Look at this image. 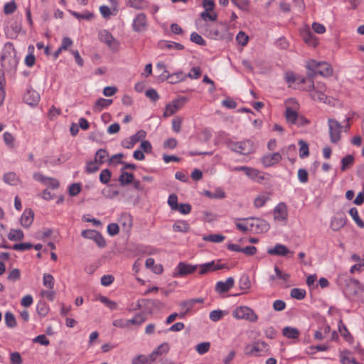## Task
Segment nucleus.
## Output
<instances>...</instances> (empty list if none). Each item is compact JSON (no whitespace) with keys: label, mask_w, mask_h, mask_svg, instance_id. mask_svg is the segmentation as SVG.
<instances>
[{"label":"nucleus","mask_w":364,"mask_h":364,"mask_svg":"<svg viewBox=\"0 0 364 364\" xmlns=\"http://www.w3.org/2000/svg\"><path fill=\"white\" fill-rule=\"evenodd\" d=\"M100 41L106 43L112 50H117L119 47V42L107 31L103 30L99 33Z\"/></svg>","instance_id":"nucleus-13"},{"label":"nucleus","mask_w":364,"mask_h":364,"mask_svg":"<svg viewBox=\"0 0 364 364\" xmlns=\"http://www.w3.org/2000/svg\"><path fill=\"white\" fill-rule=\"evenodd\" d=\"M182 124V119L179 117H176L172 120V129L174 132L178 133L181 132Z\"/></svg>","instance_id":"nucleus-60"},{"label":"nucleus","mask_w":364,"mask_h":364,"mask_svg":"<svg viewBox=\"0 0 364 364\" xmlns=\"http://www.w3.org/2000/svg\"><path fill=\"white\" fill-rule=\"evenodd\" d=\"M111 171L109 169H103L100 174V181L104 184L109 182L111 178Z\"/></svg>","instance_id":"nucleus-52"},{"label":"nucleus","mask_w":364,"mask_h":364,"mask_svg":"<svg viewBox=\"0 0 364 364\" xmlns=\"http://www.w3.org/2000/svg\"><path fill=\"white\" fill-rule=\"evenodd\" d=\"M244 353L248 356H264L269 353V346L264 341H257L246 345Z\"/></svg>","instance_id":"nucleus-5"},{"label":"nucleus","mask_w":364,"mask_h":364,"mask_svg":"<svg viewBox=\"0 0 364 364\" xmlns=\"http://www.w3.org/2000/svg\"><path fill=\"white\" fill-rule=\"evenodd\" d=\"M236 41L238 44L245 46L248 43L249 37L245 32L240 31L236 36Z\"/></svg>","instance_id":"nucleus-54"},{"label":"nucleus","mask_w":364,"mask_h":364,"mask_svg":"<svg viewBox=\"0 0 364 364\" xmlns=\"http://www.w3.org/2000/svg\"><path fill=\"white\" fill-rule=\"evenodd\" d=\"M328 125L331 142L333 144L338 143L341 138L343 126L341 124L340 122L333 119H328Z\"/></svg>","instance_id":"nucleus-9"},{"label":"nucleus","mask_w":364,"mask_h":364,"mask_svg":"<svg viewBox=\"0 0 364 364\" xmlns=\"http://www.w3.org/2000/svg\"><path fill=\"white\" fill-rule=\"evenodd\" d=\"M173 230L175 232H188L190 230V225L186 220H178L173 223Z\"/></svg>","instance_id":"nucleus-29"},{"label":"nucleus","mask_w":364,"mask_h":364,"mask_svg":"<svg viewBox=\"0 0 364 364\" xmlns=\"http://www.w3.org/2000/svg\"><path fill=\"white\" fill-rule=\"evenodd\" d=\"M73 43V41L69 37H64L62 40L61 45L59 47V51L68 50Z\"/></svg>","instance_id":"nucleus-63"},{"label":"nucleus","mask_w":364,"mask_h":364,"mask_svg":"<svg viewBox=\"0 0 364 364\" xmlns=\"http://www.w3.org/2000/svg\"><path fill=\"white\" fill-rule=\"evenodd\" d=\"M304 42L309 46L316 47L318 44V41L315 35L309 30L304 31L302 34Z\"/></svg>","instance_id":"nucleus-27"},{"label":"nucleus","mask_w":364,"mask_h":364,"mask_svg":"<svg viewBox=\"0 0 364 364\" xmlns=\"http://www.w3.org/2000/svg\"><path fill=\"white\" fill-rule=\"evenodd\" d=\"M186 100V97H182L177 98L166 105L165 111L163 114L164 117H168L176 113L183 107Z\"/></svg>","instance_id":"nucleus-10"},{"label":"nucleus","mask_w":364,"mask_h":364,"mask_svg":"<svg viewBox=\"0 0 364 364\" xmlns=\"http://www.w3.org/2000/svg\"><path fill=\"white\" fill-rule=\"evenodd\" d=\"M43 284L48 289H53L55 279L53 275L48 273H44L43 276Z\"/></svg>","instance_id":"nucleus-38"},{"label":"nucleus","mask_w":364,"mask_h":364,"mask_svg":"<svg viewBox=\"0 0 364 364\" xmlns=\"http://www.w3.org/2000/svg\"><path fill=\"white\" fill-rule=\"evenodd\" d=\"M133 179L134 175L132 173L122 171L119 176V181L121 185L124 186L130 184L133 181Z\"/></svg>","instance_id":"nucleus-41"},{"label":"nucleus","mask_w":364,"mask_h":364,"mask_svg":"<svg viewBox=\"0 0 364 364\" xmlns=\"http://www.w3.org/2000/svg\"><path fill=\"white\" fill-rule=\"evenodd\" d=\"M159 47L161 49L166 48L168 50L174 49V50H181L184 49V46L182 44L176 43V42H173V41H159Z\"/></svg>","instance_id":"nucleus-25"},{"label":"nucleus","mask_w":364,"mask_h":364,"mask_svg":"<svg viewBox=\"0 0 364 364\" xmlns=\"http://www.w3.org/2000/svg\"><path fill=\"white\" fill-rule=\"evenodd\" d=\"M290 294L292 298L301 300L306 296V291L302 289L294 288L291 290Z\"/></svg>","instance_id":"nucleus-50"},{"label":"nucleus","mask_w":364,"mask_h":364,"mask_svg":"<svg viewBox=\"0 0 364 364\" xmlns=\"http://www.w3.org/2000/svg\"><path fill=\"white\" fill-rule=\"evenodd\" d=\"M306 68L312 72L309 73V75H320L321 76L328 77L332 75L333 70L331 65L326 62H317L311 60L307 62Z\"/></svg>","instance_id":"nucleus-6"},{"label":"nucleus","mask_w":364,"mask_h":364,"mask_svg":"<svg viewBox=\"0 0 364 364\" xmlns=\"http://www.w3.org/2000/svg\"><path fill=\"white\" fill-rule=\"evenodd\" d=\"M119 223L125 231L129 232L133 225L132 216L129 213H123L119 218Z\"/></svg>","instance_id":"nucleus-23"},{"label":"nucleus","mask_w":364,"mask_h":364,"mask_svg":"<svg viewBox=\"0 0 364 364\" xmlns=\"http://www.w3.org/2000/svg\"><path fill=\"white\" fill-rule=\"evenodd\" d=\"M232 316L237 320H245L251 323H255L258 320V316L255 311L247 306H240L236 307L232 312Z\"/></svg>","instance_id":"nucleus-7"},{"label":"nucleus","mask_w":364,"mask_h":364,"mask_svg":"<svg viewBox=\"0 0 364 364\" xmlns=\"http://www.w3.org/2000/svg\"><path fill=\"white\" fill-rule=\"evenodd\" d=\"M274 219L276 221H284L288 218L287 205L284 202L279 203L273 210Z\"/></svg>","instance_id":"nucleus-14"},{"label":"nucleus","mask_w":364,"mask_h":364,"mask_svg":"<svg viewBox=\"0 0 364 364\" xmlns=\"http://www.w3.org/2000/svg\"><path fill=\"white\" fill-rule=\"evenodd\" d=\"M354 162V158L352 155H348L341 160V171H344L350 168Z\"/></svg>","instance_id":"nucleus-46"},{"label":"nucleus","mask_w":364,"mask_h":364,"mask_svg":"<svg viewBox=\"0 0 364 364\" xmlns=\"http://www.w3.org/2000/svg\"><path fill=\"white\" fill-rule=\"evenodd\" d=\"M250 220L252 221L250 227L255 226L257 231L267 232L269 228V224L264 220L258 218H250Z\"/></svg>","instance_id":"nucleus-21"},{"label":"nucleus","mask_w":364,"mask_h":364,"mask_svg":"<svg viewBox=\"0 0 364 364\" xmlns=\"http://www.w3.org/2000/svg\"><path fill=\"white\" fill-rule=\"evenodd\" d=\"M225 264H220L219 261H211L201 264H191L184 262H180L173 272L174 277H183L198 271L199 275H205L208 273L225 268Z\"/></svg>","instance_id":"nucleus-1"},{"label":"nucleus","mask_w":364,"mask_h":364,"mask_svg":"<svg viewBox=\"0 0 364 364\" xmlns=\"http://www.w3.org/2000/svg\"><path fill=\"white\" fill-rule=\"evenodd\" d=\"M228 146L232 151L242 155L250 154L255 150L254 142L250 139L240 141H229Z\"/></svg>","instance_id":"nucleus-8"},{"label":"nucleus","mask_w":364,"mask_h":364,"mask_svg":"<svg viewBox=\"0 0 364 364\" xmlns=\"http://www.w3.org/2000/svg\"><path fill=\"white\" fill-rule=\"evenodd\" d=\"M337 284L343 289L344 294L349 299L364 303V286L358 280L341 274L337 278Z\"/></svg>","instance_id":"nucleus-2"},{"label":"nucleus","mask_w":364,"mask_h":364,"mask_svg":"<svg viewBox=\"0 0 364 364\" xmlns=\"http://www.w3.org/2000/svg\"><path fill=\"white\" fill-rule=\"evenodd\" d=\"M245 174L250 178H251L252 180H254L258 183L262 182L264 179L262 172L259 171L257 169L253 168L248 167L246 171Z\"/></svg>","instance_id":"nucleus-26"},{"label":"nucleus","mask_w":364,"mask_h":364,"mask_svg":"<svg viewBox=\"0 0 364 364\" xmlns=\"http://www.w3.org/2000/svg\"><path fill=\"white\" fill-rule=\"evenodd\" d=\"M203 194L211 199H223L225 198V193L221 188H217L214 191H204Z\"/></svg>","instance_id":"nucleus-28"},{"label":"nucleus","mask_w":364,"mask_h":364,"mask_svg":"<svg viewBox=\"0 0 364 364\" xmlns=\"http://www.w3.org/2000/svg\"><path fill=\"white\" fill-rule=\"evenodd\" d=\"M112 103V100H109V99H104V98H100V99H98L94 107H93V109L95 111V112H101L103 109L105 108H107V107H109L111 104Z\"/></svg>","instance_id":"nucleus-32"},{"label":"nucleus","mask_w":364,"mask_h":364,"mask_svg":"<svg viewBox=\"0 0 364 364\" xmlns=\"http://www.w3.org/2000/svg\"><path fill=\"white\" fill-rule=\"evenodd\" d=\"M274 272L278 279L282 281V284H287L290 278V275L287 273L283 272L277 266H274Z\"/></svg>","instance_id":"nucleus-42"},{"label":"nucleus","mask_w":364,"mask_h":364,"mask_svg":"<svg viewBox=\"0 0 364 364\" xmlns=\"http://www.w3.org/2000/svg\"><path fill=\"white\" fill-rule=\"evenodd\" d=\"M326 85L322 82H317L314 85V89L311 93V97L314 100L325 102L326 100Z\"/></svg>","instance_id":"nucleus-15"},{"label":"nucleus","mask_w":364,"mask_h":364,"mask_svg":"<svg viewBox=\"0 0 364 364\" xmlns=\"http://www.w3.org/2000/svg\"><path fill=\"white\" fill-rule=\"evenodd\" d=\"M23 237V232L21 229H11L8 234V238L11 241L21 240Z\"/></svg>","instance_id":"nucleus-36"},{"label":"nucleus","mask_w":364,"mask_h":364,"mask_svg":"<svg viewBox=\"0 0 364 364\" xmlns=\"http://www.w3.org/2000/svg\"><path fill=\"white\" fill-rule=\"evenodd\" d=\"M300 83H303L304 85L303 89L310 94L313 92L314 89V84L311 80H307L304 77L301 78Z\"/></svg>","instance_id":"nucleus-56"},{"label":"nucleus","mask_w":364,"mask_h":364,"mask_svg":"<svg viewBox=\"0 0 364 364\" xmlns=\"http://www.w3.org/2000/svg\"><path fill=\"white\" fill-rule=\"evenodd\" d=\"M227 314L222 310H213L210 312L209 318L212 321L216 322L220 321Z\"/></svg>","instance_id":"nucleus-43"},{"label":"nucleus","mask_w":364,"mask_h":364,"mask_svg":"<svg viewBox=\"0 0 364 364\" xmlns=\"http://www.w3.org/2000/svg\"><path fill=\"white\" fill-rule=\"evenodd\" d=\"M169 345L168 343H164L161 344L156 349H155L151 353V356L155 361L158 355L166 354L169 350Z\"/></svg>","instance_id":"nucleus-33"},{"label":"nucleus","mask_w":364,"mask_h":364,"mask_svg":"<svg viewBox=\"0 0 364 364\" xmlns=\"http://www.w3.org/2000/svg\"><path fill=\"white\" fill-rule=\"evenodd\" d=\"M298 179L302 183H306L309 180V174L306 169L299 168L297 173Z\"/></svg>","instance_id":"nucleus-58"},{"label":"nucleus","mask_w":364,"mask_h":364,"mask_svg":"<svg viewBox=\"0 0 364 364\" xmlns=\"http://www.w3.org/2000/svg\"><path fill=\"white\" fill-rule=\"evenodd\" d=\"M167 203L172 210H176L178 205V196L175 193L171 194Z\"/></svg>","instance_id":"nucleus-57"},{"label":"nucleus","mask_w":364,"mask_h":364,"mask_svg":"<svg viewBox=\"0 0 364 364\" xmlns=\"http://www.w3.org/2000/svg\"><path fill=\"white\" fill-rule=\"evenodd\" d=\"M4 181L11 186H16L19 183L20 179L14 172H9L4 175Z\"/></svg>","instance_id":"nucleus-34"},{"label":"nucleus","mask_w":364,"mask_h":364,"mask_svg":"<svg viewBox=\"0 0 364 364\" xmlns=\"http://www.w3.org/2000/svg\"><path fill=\"white\" fill-rule=\"evenodd\" d=\"M146 136V132L144 130H139L135 134L124 139L122 141V146L125 149H132L136 143L144 139Z\"/></svg>","instance_id":"nucleus-12"},{"label":"nucleus","mask_w":364,"mask_h":364,"mask_svg":"<svg viewBox=\"0 0 364 364\" xmlns=\"http://www.w3.org/2000/svg\"><path fill=\"white\" fill-rule=\"evenodd\" d=\"M33 212L31 209H26L20 219L21 225L24 228H28L33 223Z\"/></svg>","instance_id":"nucleus-22"},{"label":"nucleus","mask_w":364,"mask_h":364,"mask_svg":"<svg viewBox=\"0 0 364 364\" xmlns=\"http://www.w3.org/2000/svg\"><path fill=\"white\" fill-rule=\"evenodd\" d=\"M132 28L136 32H142L146 30L147 21L144 14L141 13L136 16L133 21Z\"/></svg>","instance_id":"nucleus-16"},{"label":"nucleus","mask_w":364,"mask_h":364,"mask_svg":"<svg viewBox=\"0 0 364 364\" xmlns=\"http://www.w3.org/2000/svg\"><path fill=\"white\" fill-rule=\"evenodd\" d=\"M100 165L95 160L89 161L87 164L86 171L87 173H95L99 169Z\"/></svg>","instance_id":"nucleus-64"},{"label":"nucleus","mask_w":364,"mask_h":364,"mask_svg":"<svg viewBox=\"0 0 364 364\" xmlns=\"http://www.w3.org/2000/svg\"><path fill=\"white\" fill-rule=\"evenodd\" d=\"M234 279L228 277L225 281H219L216 283L215 291L219 294L227 292L234 287Z\"/></svg>","instance_id":"nucleus-19"},{"label":"nucleus","mask_w":364,"mask_h":364,"mask_svg":"<svg viewBox=\"0 0 364 364\" xmlns=\"http://www.w3.org/2000/svg\"><path fill=\"white\" fill-rule=\"evenodd\" d=\"M97 299L110 310H115L117 309V304L105 296L100 295L97 297Z\"/></svg>","instance_id":"nucleus-40"},{"label":"nucleus","mask_w":364,"mask_h":364,"mask_svg":"<svg viewBox=\"0 0 364 364\" xmlns=\"http://www.w3.org/2000/svg\"><path fill=\"white\" fill-rule=\"evenodd\" d=\"M108 157V154L105 149H99L95 156V160L99 163V164H102Z\"/></svg>","instance_id":"nucleus-48"},{"label":"nucleus","mask_w":364,"mask_h":364,"mask_svg":"<svg viewBox=\"0 0 364 364\" xmlns=\"http://www.w3.org/2000/svg\"><path fill=\"white\" fill-rule=\"evenodd\" d=\"M271 193L269 192H262L254 199L253 205L255 208H260L265 205L266 203L270 199Z\"/></svg>","instance_id":"nucleus-20"},{"label":"nucleus","mask_w":364,"mask_h":364,"mask_svg":"<svg viewBox=\"0 0 364 364\" xmlns=\"http://www.w3.org/2000/svg\"><path fill=\"white\" fill-rule=\"evenodd\" d=\"M282 159V155L278 152H275L264 155L261 159V162L264 167H269L278 164Z\"/></svg>","instance_id":"nucleus-18"},{"label":"nucleus","mask_w":364,"mask_h":364,"mask_svg":"<svg viewBox=\"0 0 364 364\" xmlns=\"http://www.w3.org/2000/svg\"><path fill=\"white\" fill-rule=\"evenodd\" d=\"M210 11L205 10L200 14V17L204 20H210L211 21H215L217 20L218 15L215 12H210Z\"/></svg>","instance_id":"nucleus-55"},{"label":"nucleus","mask_w":364,"mask_h":364,"mask_svg":"<svg viewBox=\"0 0 364 364\" xmlns=\"http://www.w3.org/2000/svg\"><path fill=\"white\" fill-rule=\"evenodd\" d=\"M129 327L130 325H136L140 326L146 320L145 317L141 314H136L132 318L127 319Z\"/></svg>","instance_id":"nucleus-44"},{"label":"nucleus","mask_w":364,"mask_h":364,"mask_svg":"<svg viewBox=\"0 0 364 364\" xmlns=\"http://www.w3.org/2000/svg\"><path fill=\"white\" fill-rule=\"evenodd\" d=\"M23 101L30 106H36L40 101V95L31 87L26 90L23 95Z\"/></svg>","instance_id":"nucleus-17"},{"label":"nucleus","mask_w":364,"mask_h":364,"mask_svg":"<svg viewBox=\"0 0 364 364\" xmlns=\"http://www.w3.org/2000/svg\"><path fill=\"white\" fill-rule=\"evenodd\" d=\"M1 61L2 65L9 70L16 68L18 58L16 55L13 43L8 42L4 45L1 52Z\"/></svg>","instance_id":"nucleus-4"},{"label":"nucleus","mask_w":364,"mask_h":364,"mask_svg":"<svg viewBox=\"0 0 364 364\" xmlns=\"http://www.w3.org/2000/svg\"><path fill=\"white\" fill-rule=\"evenodd\" d=\"M5 323L9 328H14L16 326V321L14 315L11 312H6L4 316Z\"/></svg>","instance_id":"nucleus-49"},{"label":"nucleus","mask_w":364,"mask_h":364,"mask_svg":"<svg viewBox=\"0 0 364 364\" xmlns=\"http://www.w3.org/2000/svg\"><path fill=\"white\" fill-rule=\"evenodd\" d=\"M187 78V75L182 71L170 74L169 82L174 84L181 81H184Z\"/></svg>","instance_id":"nucleus-37"},{"label":"nucleus","mask_w":364,"mask_h":364,"mask_svg":"<svg viewBox=\"0 0 364 364\" xmlns=\"http://www.w3.org/2000/svg\"><path fill=\"white\" fill-rule=\"evenodd\" d=\"M129 5L136 9H144L147 7L146 0H128Z\"/></svg>","instance_id":"nucleus-45"},{"label":"nucleus","mask_w":364,"mask_h":364,"mask_svg":"<svg viewBox=\"0 0 364 364\" xmlns=\"http://www.w3.org/2000/svg\"><path fill=\"white\" fill-rule=\"evenodd\" d=\"M176 210L183 215H187L191 211V205L188 203L178 204Z\"/></svg>","instance_id":"nucleus-62"},{"label":"nucleus","mask_w":364,"mask_h":364,"mask_svg":"<svg viewBox=\"0 0 364 364\" xmlns=\"http://www.w3.org/2000/svg\"><path fill=\"white\" fill-rule=\"evenodd\" d=\"M289 252L288 248L282 244H277L274 247L267 250L270 255L285 256Z\"/></svg>","instance_id":"nucleus-24"},{"label":"nucleus","mask_w":364,"mask_h":364,"mask_svg":"<svg viewBox=\"0 0 364 364\" xmlns=\"http://www.w3.org/2000/svg\"><path fill=\"white\" fill-rule=\"evenodd\" d=\"M349 214L359 228H364V222L359 217L358 210L355 208H350L349 210Z\"/></svg>","instance_id":"nucleus-39"},{"label":"nucleus","mask_w":364,"mask_h":364,"mask_svg":"<svg viewBox=\"0 0 364 364\" xmlns=\"http://www.w3.org/2000/svg\"><path fill=\"white\" fill-rule=\"evenodd\" d=\"M300 148H299V156L301 158H305L309 156V146L308 144L304 141H300L299 142Z\"/></svg>","instance_id":"nucleus-51"},{"label":"nucleus","mask_w":364,"mask_h":364,"mask_svg":"<svg viewBox=\"0 0 364 364\" xmlns=\"http://www.w3.org/2000/svg\"><path fill=\"white\" fill-rule=\"evenodd\" d=\"M210 348V342H203L200 343L198 345L196 346V350L197 353L200 355H204L207 352L209 351Z\"/></svg>","instance_id":"nucleus-47"},{"label":"nucleus","mask_w":364,"mask_h":364,"mask_svg":"<svg viewBox=\"0 0 364 364\" xmlns=\"http://www.w3.org/2000/svg\"><path fill=\"white\" fill-rule=\"evenodd\" d=\"M301 77H295L294 74L291 72L286 73L284 75V79L287 83L289 84V86L291 83L294 82H297L298 83H300V80Z\"/></svg>","instance_id":"nucleus-59"},{"label":"nucleus","mask_w":364,"mask_h":364,"mask_svg":"<svg viewBox=\"0 0 364 364\" xmlns=\"http://www.w3.org/2000/svg\"><path fill=\"white\" fill-rule=\"evenodd\" d=\"M154 362L151 353L148 355H139L132 360V364H152Z\"/></svg>","instance_id":"nucleus-30"},{"label":"nucleus","mask_w":364,"mask_h":364,"mask_svg":"<svg viewBox=\"0 0 364 364\" xmlns=\"http://www.w3.org/2000/svg\"><path fill=\"white\" fill-rule=\"evenodd\" d=\"M204 240L213 242H222L225 240V236L220 234H212L203 237Z\"/></svg>","instance_id":"nucleus-53"},{"label":"nucleus","mask_w":364,"mask_h":364,"mask_svg":"<svg viewBox=\"0 0 364 364\" xmlns=\"http://www.w3.org/2000/svg\"><path fill=\"white\" fill-rule=\"evenodd\" d=\"M282 333L285 337L291 339L297 338L300 334L297 328L290 326L284 327L282 330Z\"/></svg>","instance_id":"nucleus-35"},{"label":"nucleus","mask_w":364,"mask_h":364,"mask_svg":"<svg viewBox=\"0 0 364 364\" xmlns=\"http://www.w3.org/2000/svg\"><path fill=\"white\" fill-rule=\"evenodd\" d=\"M33 247L31 243L23 242L19 244H15L13 245V250L16 251H26L30 250Z\"/></svg>","instance_id":"nucleus-61"},{"label":"nucleus","mask_w":364,"mask_h":364,"mask_svg":"<svg viewBox=\"0 0 364 364\" xmlns=\"http://www.w3.org/2000/svg\"><path fill=\"white\" fill-rule=\"evenodd\" d=\"M347 218L343 213L338 212L331 218L330 228L333 232H338L346 225Z\"/></svg>","instance_id":"nucleus-11"},{"label":"nucleus","mask_w":364,"mask_h":364,"mask_svg":"<svg viewBox=\"0 0 364 364\" xmlns=\"http://www.w3.org/2000/svg\"><path fill=\"white\" fill-rule=\"evenodd\" d=\"M285 119L290 124L297 126H305L309 124L310 122L303 115H299L297 112L299 105L296 100L293 98L288 99L285 101Z\"/></svg>","instance_id":"nucleus-3"},{"label":"nucleus","mask_w":364,"mask_h":364,"mask_svg":"<svg viewBox=\"0 0 364 364\" xmlns=\"http://www.w3.org/2000/svg\"><path fill=\"white\" fill-rule=\"evenodd\" d=\"M251 220L250 218H245V219H236L235 220V225L237 228L240 230L242 232H247L249 230H251L250 228V224L249 221Z\"/></svg>","instance_id":"nucleus-31"}]
</instances>
